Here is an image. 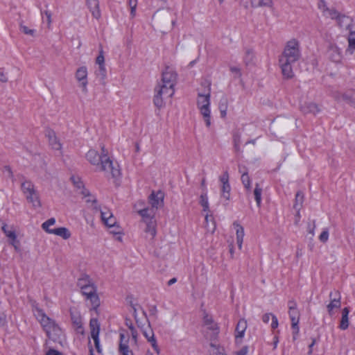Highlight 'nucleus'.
<instances>
[{
    "mask_svg": "<svg viewBox=\"0 0 355 355\" xmlns=\"http://www.w3.org/2000/svg\"><path fill=\"white\" fill-rule=\"evenodd\" d=\"M204 323L209 329H217V325L214 322L213 319L211 316L206 315L204 318Z\"/></svg>",
    "mask_w": 355,
    "mask_h": 355,
    "instance_id": "nucleus-35",
    "label": "nucleus"
},
{
    "mask_svg": "<svg viewBox=\"0 0 355 355\" xmlns=\"http://www.w3.org/2000/svg\"><path fill=\"white\" fill-rule=\"evenodd\" d=\"M210 91L200 90L197 95V105L207 127L211 125Z\"/></svg>",
    "mask_w": 355,
    "mask_h": 355,
    "instance_id": "nucleus-4",
    "label": "nucleus"
},
{
    "mask_svg": "<svg viewBox=\"0 0 355 355\" xmlns=\"http://www.w3.org/2000/svg\"><path fill=\"white\" fill-rule=\"evenodd\" d=\"M87 287H94L92 285H85V286H81V290H82V292H83V294L84 295V291H86V292H89V290L86 288Z\"/></svg>",
    "mask_w": 355,
    "mask_h": 355,
    "instance_id": "nucleus-55",
    "label": "nucleus"
},
{
    "mask_svg": "<svg viewBox=\"0 0 355 355\" xmlns=\"http://www.w3.org/2000/svg\"><path fill=\"white\" fill-rule=\"evenodd\" d=\"M95 73L97 76L104 78L107 74L105 64L95 65Z\"/></svg>",
    "mask_w": 355,
    "mask_h": 355,
    "instance_id": "nucleus-31",
    "label": "nucleus"
},
{
    "mask_svg": "<svg viewBox=\"0 0 355 355\" xmlns=\"http://www.w3.org/2000/svg\"><path fill=\"white\" fill-rule=\"evenodd\" d=\"M277 343H278V339H277V338H275V340L274 341L275 347H277Z\"/></svg>",
    "mask_w": 355,
    "mask_h": 355,
    "instance_id": "nucleus-61",
    "label": "nucleus"
},
{
    "mask_svg": "<svg viewBox=\"0 0 355 355\" xmlns=\"http://www.w3.org/2000/svg\"><path fill=\"white\" fill-rule=\"evenodd\" d=\"M272 323H271V327L272 329H276L278 326V322L277 318L274 315L272 317Z\"/></svg>",
    "mask_w": 355,
    "mask_h": 355,
    "instance_id": "nucleus-53",
    "label": "nucleus"
},
{
    "mask_svg": "<svg viewBox=\"0 0 355 355\" xmlns=\"http://www.w3.org/2000/svg\"><path fill=\"white\" fill-rule=\"evenodd\" d=\"M230 71L232 74L237 76H241V73H242L241 69L239 67H232L230 68Z\"/></svg>",
    "mask_w": 355,
    "mask_h": 355,
    "instance_id": "nucleus-48",
    "label": "nucleus"
},
{
    "mask_svg": "<svg viewBox=\"0 0 355 355\" xmlns=\"http://www.w3.org/2000/svg\"><path fill=\"white\" fill-rule=\"evenodd\" d=\"M108 229H110V233L112 234L113 236L115 235V232H117V231L121 232L123 230L122 227L119 225V223H116L115 226L112 227H108Z\"/></svg>",
    "mask_w": 355,
    "mask_h": 355,
    "instance_id": "nucleus-45",
    "label": "nucleus"
},
{
    "mask_svg": "<svg viewBox=\"0 0 355 355\" xmlns=\"http://www.w3.org/2000/svg\"><path fill=\"white\" fill-rule=\"evenodd\" d=\"M173 95V90H155L153 103L157 107H163L166 103L171 102Z\"/></svg>",
    "mask_w": 355,
    "mask_h": 355,
    "instance_id": "nucleus-11",
    "label": "nucleus"
},
{
    "mask_svg": "<svg viewBox=\"0 0 355 355\" xmlns=\"http://www.w3.org/2000/svg\"><path fill=\"white\" fill-rule=\"evenodd\" d=\"M128 3L131 10V15H135L137 5V0H128Z\"/></svg>",
    "mask_w": 355,
    "mask_h": 355,
    "instance_id": "nucleus-44",
    "label": "nucleus"
},
{
    "mask_svg": "<svg viewBox=\"0 0 355 355\" xmlns=\"http://www.w3.org/2000/svg\"><path fill=\"white\" fill-rule=\"evenodd\" d=\"M232 226L235 232L236 241L238 248L239 250H241L245 236L244 228L239 223L236 221L233 223Z\"/></svg>",
    "mask_w": 355,
    "mask_h": 355,
    "instance_id": "nucleus-17",
    "label": "nucleus"
},
{
    "mask_svg": "<svg viewBox=\"0 0 355 355\" xmlns=\"http://www.w3.org/2000/svg\"><path fill=\"white\" fill-rule=\"evenodd\" d=\"M105 64V57L102 53H99L95 60V65Z\"/></svg>",
    "mask_w": 355,
    "mask_h": 355,
    "instance_id": "nucleus-43",
    "label": "nucleus"
},
{
    "mask_svg": "<svg viewBox=\"0 0 355 355\" xmlns=\"http://www.w3.org/2000/svg\"><path fill=\"white\" fill-rule=\"evenodd\" d=\"M24 34L34 37L35 35V31L34 29L24 27Z\"/></svg>",
    "mask_w": 355,
    "mask_h": 355,
    "instance_id": "nucleus-50",
    "label": "nucleus"
},
{
    "mask_svg": "<svg viewBox=\"0 0 355 355\" xmlns=\"http://www.w3.org/2000/svg\"><path fill=\"white\" fill-rule=\"evenodd\" d=\"M123 234H124L123 230H121V232L117 231V232H115V235H114L113 236L116 241H118L119 243H123Z\"/></svg>",
    "mask_w": 355,
    "mask_h": 355,
    "instance_id": "nucleus-46",
    "label": "nucleus"
},
{
    "mask_svg": "<svg viewBox=\"0 0 355 355\" xmlns=\"http://www.w3.org/2000/svg\"><path fill=\"white\" fill-rule=\"evenodd\" d=\"M125 326L127 327L128 329L126 330L124 329V331L125 332H128L129 336H131L132 347H137L138 345L139 334L142 333L144 337L147 339L148 342L150 344V345L155 350L157 355L159 354L160 349L157 345L153 331L148 324H146L142 326H140L139 324L134 325L131 320H126ZM121 330H123V329H122Z\"/></svg>",
    "mask_w": 355,
    "mask_h": 355,
    "instance_id": "nucleus-2",
    "label": "nucleus"
},
{
    "mask_svg": "<svg viewBox=\"0 0 355 355\" xmlns=\"http://www.w3.org/2000/svg\"><path fill=\"white\" fill-rule=\"evenodd\" d=\"M85 198V202L94 206L97 203V199L95 196L91 195L87 189H83L80 193Z\"/></svg>",
    "mask_w": 355,
    "mask_h": 355,
    "instance_id": "nucleus-27",
    "label": "nucleus"
},
{
    "mask_svg": "<svg viewBox=\"0 0 355 355\" xmlns=\"http://www.w3.org/2000/svg\"><path fill=\"white\" fill-rule=\"evenodd\" d=\"M24 197L33 209H37L42 207L38 190L35 185L30 181L24 182Z\"/></svg>",
    "mask_w": 355,
    "mask_h": 355,
    "instance_id": "nucleus-7",
    "label": "nucleus"
},
{
    "mask_svg": "<svg viewBox=\"0 0 355 355\" xmlns=\"http://www.w3.org/2000/svg\"><path fill=\"white\" fill-rule=\"evenodd\" d=\"M210 354L211 355H227L223 347H219L214 345H211Z\"/></svg>",
    "mask_w": 355,
    "mask_h": 355,
    "instance_id": "nucleus-34",
    "label": "nucleus"
},
{
    "mask_svg": "<svg viewBox=\"0 0 355 355\" xmlns=\"http://www.w3.org/2000/svg\"><path fill=\"white\" fill-rule=\"evenodd\" d=\"M340 299H334L327 305V310L330 315H333L340 308Z\"/></svg>",
    "mask_w": 355,
    "mask_h": 355,
    "instance_id": "nucleus-25",
    "label": "nucleus"
},
{
    "mask_svg": "<svg viewBox=\"0 0 355 355\" xmlns=\"http://www.w3.org/2000/svg\"><path fill=\"white\" fill-rule=\"evenodd\" d=\"M85 159L108 178L117 180L121 175L119 164L114 160L104 144L89 148L85 153Z\"/></svg>",
    "mask_w": 355,
    "mask_h": 355,
    "instance_id": "nucleus-1",
    "label": "nucleus"
},
{
    "mask_svg": "<svg viewBox=\"0 0 355 355\" xmlns=\"http://www.w3.org/2000/svg\"><path fill=\"white\" fill-rule=\"evenodd\" d=\"M351 19L347 17H343L340 19V26L347 29L349 28V25L351 24Z\"/></svg>",
    "mask_w": 355,
    "mask_h": 355,
    "instance_id": "nucleus-39",
    "label": "nucleus"
},
{
    "mask_svg": "<svg viewBox=\"0 0 355 355\" xmlns=\"http://www.w3.org/2000/svg\"><path fill=\"white\" fill-rule=\"evenodd\" d=\"M37 318L49 338L57 340L61 336V329L42 311H38Z\"/></svg>",
    "mask_w": 355,
    "mask_h": 355,
    "instance_id": "nucleus-5",
    "label": "nucleus"
},
{
    "mask_svg": "<svg viewBox=\"0 0 355 355\" xmlns=\"http://www.w3.org/2000/svg\"><path fill=\"white\" fill-rule=\"evenodd\" d=\"M315 227V225L313 224V227H311V228L309 229V234H311V235H313V236L315 234V233H314Z\"/></svg>",
    "mask_w": 355,
    "mask_h": 355,
    "instance_id": "nucleus-58",
    "label": "nucleus"
},
{
    "mask_svg": "<svg viewBox=\"0 0 355 355\" xmlns=\"http://www.w3.org/2000/svg\"><path fill=\"white\" fill-rule=\"evenodd\" d=\"M230 254H231L232 255L234 254V249H233V248H232H232H230Z\"/></svg>",
    "mask_w": 355,
    "mask_h": 355,
    "instance_id": "nucleus-62",
    "label": "nucleus"
},
{
    "mask_svg": "<svg viewBox=\"0 0 355 355\" xmlns=\"http://www.w3.org/2000/svg\"><path fill=\"white\" fill-rule=\"evenodd\" d=\"M146 355H154L152 352L148 351Z\"/></svg>",
    "mask_w": 355,
    "mask_h": 355,
    "instance_id": "nucleus-63",
    "label": "nucleus"
},
{
    "mask_svg": "<svg viewBox=\"0 0 355 355\" xmlns=\"http://www.w3.org/2000/svg\"><path fill=\"white\" fill-rule=\"evenodd\" d=\"M261 193H262V189L259 187V185L258 184H256L255 188L254 190V198H255V200H256V202H257L258 207H259L261 205Z\"/></svg>",
    "mask_w": 355,
    "mask_h": 355,
    "instance_id": "nucleus-30",
    "label": "nucleus"
},
{
    "mask_svg": "<svg viewBox=\"0 0 355 355\" xmlns=\"http://www.w3.org/2000/svg\"><path fill=\"white\" fill-rule=\"evenodd\" d=\"M349 310L347 307L344 308L342 310V318L340 320L339 327L343 330L347 329V327H349Z\"/></svg>",
    "mask_w": 355,
    "mask_h": 355,
    "instance_id": "nucleus-24",
    "label": "nucleus"
},
{
    "mask_svg": "<svg viewBox=\"0 0 355 355\" xmlns=\"http://www.w3.org/2000/svg\"><path fill=\"white\" fill-rule=\"evenodd\" d=\"M44 136L46 139L49 147L58 153L59 156L63 155V144L53 129L46 127L44 130Z\"/></svg>",
    "mask_w": 355,
    "mask_h": 355,
    "instance_id": "nucleus-9",
    "label": "nucleus"
},
{
    "mask_svg": "<svg viewBox=\"0 0 355 355\" xmlns=\"http://www.w3.org/2000/svg\"><path fill=\"white\" fill-rule=\"evenodd\" d=\"M134 210L141 217V221L146 225L145 233L153 239L157 234L155 210L145 206L143 201H137L134 205Z\"/></svg>",
    "mask_w": 355,
    "mask_h": 355,
    "instance_id": "nucleus-3",
    "label": "nucleus"
},
{
    "mask_svg": "<svg viewBox=\"0 0 355 355\" xmlns=\"http://www.w3.org/2000/svg\"><path fill=\"white\" fill-rule=\"evenodd\" d=\"M89 329H90L91 337L94 340L95 347H96L98 353H101V349L100 348L99 339H98L100 324L96 319L94 318L90 320Z\"/></svg>",
    "mask_w": 355,
    "mask_h": 355,
    "instance_id": "nucleus-13",
    "label": "nucleus"
},
{
    "mask_svg": "<svg viewBox=\"0 0 355 355\" xmlns=\"http://www.w3.org/2000/svg\"><path fill=\"white\" fill-rule=\"evenodd\" d=\"M220 181L222 185L230 184L229 174L227 172H225L220 175Z\"/></svg>",
    "mask_w": 355,
    "mask_h": 355,
    "instance_id": "nucleus-42",
    "label": "nucleus"
},
{
    "mask_svg": "<svg viewBox=\"0 0 355 355\" xmlns=\"http://www.w3.org/2000/svg\"><path fill=\"white\" fill-rule=\"evenodd\" d=\"M296 204L294 205V207L297 209H299L300 205L303 201V196L300 193H297L295 196Z\"/></svg>",
    "mask_w": 355,
    "mask_h": 355,
    "instance_id": "nucleus-41",
    "label": "nucleus"
},
{
    "mask_svg": "<svg viewBox=\"0 0 355 355\" xmlns=\"http://www.w3.org/2000/svg\"><path fill=\"white\" fill-rule=\"evenodd\" d=\"M315 340L313 339L311 344L309 346V354H312V351H313V346L315 345Z\"/></svg>",
    "mask_w": 355,
    "mask_h": 355,
    "instance_id": "nucleus-56",
    "label": "nucleus"
},
{
    "mask_svg": "<svg viewBox=\"0 0 355 355\" xmlns=\"http://www.w3.org/2000/svg\"><path fill=\"white\" fill-rule=\"evenodd\" d=\"M302 111L304 114L316 115L320 112L319 106L314 103H309L304 105Z\"/></svg>",
    "mask_w": 355,
    "mask_h": 355,
    "instance_id": "nucleus-23",
    "label": "nucleus"
},
{
    "mask_svg": "<svg viewBox=\"0 0 355 355\" xmlns=\"http://www.w3.org/2000/svg\"><path fill=\"white\" fill-rule=\"evenodd\" d=\"M90 355H94L92 349H89Z\"/></svg>",
    "mask_w": 355,
    "mask_h": 355,
    "instance_id": "nucleus-64",
    "label": "nucleus"
},
{
    "mask_svg": "<svg viewBox=\"0 0 355 355\" xmlns=\"http://www.w3.org/2000/svg\"><path fill=\"white\" fill-rule=\"evenodd\" d=\"M343 98L347 102L355 105V90H351L350 92L344 93L343 94Z\"/></svg>",
    "mask_w": 355,
    "mask_h": 355,
    "instance_id": "nucleus-32",
    "label": "nucleus"
},
{
    "mask_svg": "<svg viewBox=\"0 0 355 355\" xmlns=\"http://www.w3.org/2000/svg\"><path fill=\"white\" fill-rule=\"evenodd\" d=\"M42 16L44 20L46 21L48 24H51L52 21V14L51 12L49 10H45L42 11Z\"/></svg>",
    "mask_w": 355,
    "mask_h": 355,
    "instance_id": "nucleus-38",
    "label": "nucleus"
},
{
    "mask_svg": "<svg viewBox=\"0 0 355 355\" xmlns=\"http://www.w3.org/2000/svg\"><path fill=\"white\" fill-rule=\"evenodd\" d=\"M86 3L92 16L96 19H99L101 17V11L99 9L98 1L86 0Z\"/></svg>",
    "mask_w": 355,
    "mask_h": 355,
    "instance_id": "nucleus-21",
    "label": "nucleus"
},
{
    "mask_svg": "<svg viewBox=\"0 0 355 355\" xmlns=\"http://www.w3.org/2000/svg\"><path fill=\"white\" fill-rule=\"evenodd\" d=\"M77 325H78V329L79 330V332L80 334H83V329L82 328V324L80 322H77Z\"/></svg>",
    "mask_w": 355,
    "mask_h": 355,
    "instance_id": "nucleus-57",
    "label": "nucleus"
},
{
    "mask_svg": "<svg viewBox=\"0 0 355 355\" xmlns=\"http://www.w3.org/2000/svg\"><path fill=\"white\" fill-rule=\"evenodd\" d=\"M119 336V352L120 355H134L132 349H130L128 333L124 330H120Z\"/></svg>",
    "mask_w": 355,
    "mask_h": 355,
    "instance_id": "nucleus-12",
    "label": "nucleus"
},
{
    "mask_svg": "<svg viewBox=\"0 0 355 355\" xmlns=\"http://www.w3.org/2000/svg\"><path fill=\"white\" fill-rule=\"evenodd\" d=\"M300 57V42L293 38L286 42L279 60L295 62Z\"/></svg>",
    "mask_w": 355,
    "mask_h": 355,
    "instance_id": "nucleus-6",
    "label": "nucleus"
},
{
    "mask_svg": "<svg viewBox=\"0 0 355 355\" xmlns=\"http://www.w3.org/2000/svg\"><path fill=\"white\" fill-rule=\"evenodd\" d=\"M247 328V322L245 320H240L236 325V337L242 338Z\"/></svg>",
    "mask_w": 355,
    "mask_h": 355,
    "instance_id": "nucleus-26",
    "label": "nucleus"
},
{
    "mask_svg": "<svg viewBox=\"0 0 355 355\" xmlns=\"http://www.w3.org/2000/svg\"><path fill=\"white\" fill-rule=\"evenodd\" d=\"M56 220L54 218H49L42 224V230L47 234L60 236L64 240L70 239L71 233L68 228L65 227L52 228Z\"/></svg>",
    "mask_w": 355,
    "mask_h": 355,
    "instance_id": "nucleus-8",
    "label": "nucleus"
},
{
    "mask_svg": "<svg viewBox=\"0 0 355 355\" xmlns=\"http://www.w3.org/2000/svg\"><path fill=\"white\" fill-rule=\"evenodd\" d=\"M293 62L279 60V66L281 69L283 76L286 78H291L294 76Z\"/></svg>",
    "mask_w": 355,
    "mask_h": 355,
    "instance_id": "nucleus-18",
    "label": "nucleus"
},
{
    "mask_svg": "<svg viewBox=\"0 0 355 355\" xmlns=\"http://www.w3.org/2000/svg\"><path fill=\"white\" fill-rule=\"evenodd\" d=\"M3 230L4 231L6 236L10 239L12 244L14 245L15 249H19V245L17 243V242L15 241V231L12 227H9L8 225H4L3 227Z\"/></svg>",
    "mask_w": 355,
    "mask_h": 355,
    "instance_id": "nucleus-22",
    "label": "nucleus"
},
{
    "mask_svg": "<svg viewBox=\"0 0 355 355\" xmlns=\"http://www.w3.org/2000/svg\"><path fill=\"white\" fill-rule=\"evenodd\" d=\"M205 222L207 230L213 234L216 230V223L212 216L207 214L205 216Z\"/></svg>",
    "mask_w": 355,
    "mask_h": 355,
    "instance_id": "nucleus-28",
    "label": "nucleus"
},
{
    "mask_svg": "<svg viewBox=\"0 0 355 355\" xmlns=\"http://www.w3.org/2000/svg\"><path fill=\"white\" fill-rule=\"evenodd\" d=\"M248 347L247 346L243 347L241 349L235 352L234 355H248Z\"/></svg>",
    "mask_w": 355,
    "mask_h": 355,
    "instance_id": "nucleus-49",
    "label": "nucleus"
},
{
    "mask_svg": "<svg viewBox=\"0 0 355 355\" xmlns=\"http://www.w3.org/2000/svg\"><path fill=\"white\" fill-rule=\"evenodd\" d=\"M178 75L176 71L170 67H166L162 73V87L172 89L177 83Z\"/></svg>",
    "mask_w": 355,
    "mask_h": 355,
    "instance_id": "nucleus-10",
    "label": "nucleus"
},
{
    "mask_svg": "<svg viewBox=\"0 0 355 355\" xmlns=\"http://www.w3.org/2000/svg\"><path fill=\"white\" fill-rule=\"evenodd\" d=\"M274 315L271 313H266L263 316V321L266 323H268L270 320H272V317Z\"/></svg>",
    "mask_w": 355,
    "mask_h": 355,
    "instance_id": "nucleus-51",
    "label": "nucleus"
},
{
    "mask_svg": "<svg viewBox=\"0 0 355 355\" xmlns=\"http://www.w3.org/2000/svg\"><path fill=\"white\" fill-rule=\"evenodd\" d=\"M200 203L203 207V210L205 211H209V202L206 193L202 194L200 196Z\"/></svg>",
    "mask_w": 355,
    "mask_h": 355,
    "instance_id": "nucleus-37",
    "label": "nucleus"
},
{
    "mask_svg": "<svg viewBox=\"0 0 355 355\" xmlns=\"http://www.w3.org/2000/svg\"><path fill=\"white\" fill-rule=\"evenodd\" d=\"M252 4L253 6H260L262 4L261 2L259 1V2H256L254 0L252 1Z\"/></svg>",
    "mask_w": 355,
    "mask_h": 355,
    "instance_id": "nucleus-60",
    "label": "nucleus"
},
{
    "mask_svg": "<svg viewBox=\"0 0 355 355\" xmlns=\"http://www.w3.org/2000/svg\"><path fill=\"white\" fill-rule=\"evenodd\" d=\"M46 355H62V354L56 350L49 349L46 352Z\"/></svg>",
    "mask_w": 355,
    "mask_h": 355,
    "instance_id": "nucleus-54",
    "label": "nucleus"
},
{
    "mask_svg": "<svg viewBox=\"0 0 355 355\" xmlns=\"http://www.w3.org/2000/svg\"><path fill=\"white\" fill-rule=\"evenodd\" d=\"M241 181L245 188L247 190H250L251 189V181L250 178L247 173H243L241 176Z\"/></svg>",
    "mask_w": 355,
    "mask_h": 355,
    "instance_id": "nucleus-36",
    "label": "nucleus"
},
{
    "mask_svg": "<svg viewBox=\"0 0 355 355\" xmlns=\"http://www.w3.org/2000/svg\"><path fill=\"white\" fill-rule=\"evenodd\" d=\"M71 180L73 184L76 187V189L80 191V193H81V191H83V189H85L84 188L83 182L80 180L79 178L71 177Z\"/></svg>",
    "mask_w": 355,
    "mask_h": 355,
    "instance_id": "nucleus-33",
    "label": "nucleus"
},
{
    "mask_svg": "<svg viewBox=\"0 0 355 355\" xmlns=\"http://www.w3.org/2000/svg\"><path fill=\"white\" fill-rule=\"evenodd\" d=\"M230 191H231L230 184L221 185V189H220L221 198H224L225 200H227V201L230 200Z\"/></svg>",
    "mask_w": 355,
    "mask_h": 355,
    "instance_id": "nucleus-29",
    "label": "nucleus"
},
{
    "mask_svg": "<svg viewBox=\"0 0 355 355\" xmlns=\"http://www.w3.org/2000/svg\"><path fill=\"white\" fill-rule=\"evenodd\" d=\"M86 288L89 289V292L84 291V295L91 302L94 307H98L100 305V300L96 292V289L94 287H87Z\"/></svg>",
    "mask_w": 355,
    "mask_h": 355,
    "instance_id": "nucleus-20",
    "label": "nucleus"
},
{
    "mask_svg": "<svg viewBox=\"0 0 355 355\" xmlns=\"http://www.w3.org/2000/svg\"><path fill=\"white\" fill-rule=\"evenodd\" d=\"M289 314L292 322V327L295 329L293 333V340H295L299 333V328L297 326L299 323V313L296 309L291 308Z\"/></svg>",
    "mask_w": 355,
    "mask_h": 355,
    "instance_id": "nucleus-19",
    "label": "nucleus"
},
{
    "mask_svg": "<svg viewBox=\"0 0 355 355\" xmlns=\"http://www.w3.org/2000/svg\"><path fill=\"white\" fill-rule=\"evenodd\" d=\"M8 80V78L6 75L4 73V71L2 69H0V81L1 82H6Z\"/></svg>",
    "mask_w": 355,
    "mask_h": 355,
    "instance_id": "nucleus-52",
    "label": "nucleus"
},
{
    "mask_svg": "<svg viewBox=\"0 0 355 355\" xmlns=\"http://www.w3.org/2000/svg\"><path fill=\"white\" fill-rule=\"evenodd\" d=\"M88 69L85 65L80 66L77 68L75 73L76 80L82 87H86L87 85Z\"/></svg>",
    "mask_w": 355,
    "mask_h": 355,
    "instance_id": "nucleus-16",
    "label": "nucleus"
},
{
    "mask_svg": "<svg viewBox=\"0 0 355 355\" xmlns=\"http://www.w3.org/2000/svg\"><path fill=\"white\" fill-rule=\"evenodd\" d=\"M164 195L161 191H153L148 196L150 207L157 210L163 205Z\"/></svg>",
    "mask_w": 355,
    "mask_h": 355,
    "instance_id": "nucleus-15",
    "label": "nucleus"
},
{
    "mask_svg": "<svg viewBox=\"0 0 355 355\" xmlns=\"http://www.w3.org/2000/svg\"><path fill=\"white\" fill-rule=\"evenodd\" d=\"M220 114L223 117L226 116V110H227V101L224 100L223 102L220 105Z\"/></svg>",
    "mask_w": 355,
    "mask_h": 355,
    "instance_id": "nucleus-47",
    "label": "nucleus"
},
{
    "mask_svg": "<svg viewBox=\"0 0 355 355\" xmlns=\"http://www.w3.org/2000/svg\"><path fill=\"white\" fill-rule=\"evenodd\" d=\"M175 282H176V279L173 278L168 281V284L171 285V284H174Z\"/></svg>",
    "mask_w": 355,
    "mask_h": 355,
    "instance_id": "nucleus-59",
    "label": "nucleus"
},
{
    "mask_svg": "<svg viewBox=\"0 0 355 355\" xmlns=\"http://www.w3.org/2000/svg\"><path fill=\"white\" fill-rule=\"evenodd\" d=\"M100 211L101 221L106 227L115 226L116 223H118L116 217L109 209L106 207L101 208Z\"/></svg>",
    "mask_w": 355,
    "mask_h": 355,
    "instance_id": "nucleus-14",
    "label": "nucleus"
},
{
    "mask_svg": "<svg viewBox=\"0 0 355 355\" xmlns=\"http://www.w3.org/2000/svg\"><path fill=\"white\" fill-rule=\"evenodd\" d=\"M329 239V231L328 230H324L319 236V240L322 243H326Z\"/></svg>",
    "mask_w": 355,
    "mask_h": 355,
    "instance_id": "nucleus-40",
    "label": "nucleus"
}]
</instances>
